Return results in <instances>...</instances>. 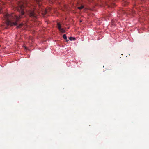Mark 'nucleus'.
I'll list each match as a JSON object with an SVG mask.
<instances>
[{
	"mask_svg": "<svg viewBox=\"0 0 149 149\" xmlns=\"http://www.w3.org/2000/svg\"><path fill=\"white\" fill-rule=\"evenodd\" d=\"M63 38L65 40H66L67 41H68L67 40V37L66 34H64L63 35Z\"/></svg>",
	"mask_w": 149,
	"mask_h": 149,
	"instance_id": "6",
	"label": "nucleus"
},
{
	"mask_svg": "<svg viewBox=\"0 0 149 149\" xmlns=\"http://www.w3.org/2000/svg\"><path fill=\"white\" fill-rule=\"evenodd\" d=\"M28 5L26 2L21 3L19 5L18 10L21 12L22 15H23L24 14V10H25V6H27Z\"/></svg>",
	"mask_w": 149,
	"mask_h": 149,
	"instance_id": "3",
	"label": "nucleus"
},
{
	"mask_svg": "<svg viewBox=\"0 0 149 149\" xmlns=\"http://www.w3.org/2000/svg\"><path fill=\"white\" fill-rule=\"evenodd\" d=\"M84 8V6H81L80 7H79L78 8V9L79 10H81L82 9H83Z\"/></svg>",
	"mask_w": 149,
	"mask_h": 149,
	"instance_id": "9",
	"label": "nucleus"
},
{
	"mask_svg": "<svg viewBox=\"0 0 149 149\" xmlns=\"http://www.w3.org/2000/svg\"><path fill=\"white\" fill-rule=\"evenodd\" d=\"M128 3L127 2L124 1V3H123V5L124 6H125Z\"/></svg>",
	"mask_w": 149,
	"mask_h": 149,
	"instance_id": "10",
	"label": "nucleus"
},
{
	"mask_svg": "<svg viewBox=\"0 0 149 149\" xmlns=\"http://www.w3.org/2000/svg\"><path fill=\"white\" fill-rule=\"evenodd\" d=\"M23 25V24L21 23L18 26H17V27L18 28H20Z\"/></svg>",
	"mask_w": 149,
	"mask_h": 149,
	"instance_id": "8",
	"label": "nucleus"
},
{
	"mask_svg": "<svg viewBox=\"0 0 149 149\" xmlns=\"http://www.w3.org/2000/svg\"><path fill=\"white\" fill-rule=\"evenodd\" d=\"M4 17L6 20V24L11 26L17 25V22L21 18L20 16H18L13 13L11 15L6 13L4 15Z\"/></svg>",
	"mask_w": 149,
	"mask_h": 149,
	"instance_id": "1",
	"label": "nucleus"
},
{
	"mask_svg": "<svg viewBox=\"0 0 149 149\" xmlns=\"http://www.w3.org/2000/svg\"><path fill=\"white\" fill-rule=\"evenodd\" d=\"M57 28L62 33H64L65 32L64 29L62 28L63 27L59 23L57 24Z\"/></svg>",
	"mask_w": 149,
	"mask_h": 149,
	"instance_id": "5",
	"label": "nucleus"
},
{
	"mask_svg": "<svg viewBox=\"0 0 149 149\" xmlns=\"http://www.w3.org/2000/svg\"><path fill=\"white\" fill-rule=\"evenodd\" d=\"M69 39L71 41H72L73 40H75V38H74L72 37H69Z\"/></svg>",
	"mask_w": 149,
	"mask_h": 149,
	"instance_id": "7",
	"label": "nucleus"
},
{
	"mask_svg": "<svg viewBox=\"0 0 149 149\" xmlns=\"http://www.w3.org/2000/svg\"><path fill=\"white\" fill-rule=\"evenodd\" d=\"M28 14L29 16L34 19H36L37 18V15L35 12L34 8L33 9H29L28 10Z\"/></svg>",
	"mask_w": 149,
	"mask_h": 149,
	"instance_id": "4",
	"label": "nucleus"
},
{
	"mask_svg": "<svg viewBox=\"0 0 149 149\" xmlns=\"http://www.w3.org/2000/svg\"><path fill=\"white\" fill-rule=\"evenodd\" d=\"M44 0H32V1L35 3H37L38 5V6L39 8L38 10L39 12H42V13L44 15L46 13V11L45 10V8H43L41 6L42 1Z\"/></svg>",
	"mask_w": 149,
	"mask_h": 149,
	"instance_id": "2",
	"label": "nucleus"
}]
</instances>
